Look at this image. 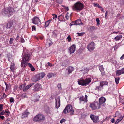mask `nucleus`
<instances>
[{
  "label": "nucleus",
  "mask_w": 124,
  "mask_h": 124,
  "mask_svg": "<svg viewBox=\"0 0 124 124\" xmlns=\"http://www.w3.org/2000/svg\"><path fill=\"white\" fill-rule=\"evenodd\" d=\"M119 79L120 78L119 77L115 78V81L116 84H117L119 83Z\"/></svg>",
  "instance_id": "obj_31"
},
{
  "label": "nucleus",
  "mask_w": 124,
  "mask_h": 124,
  "mask_svg": "<svg viewBox=\"0 0 124 124\" xmlns=\"http://www.w3.org/2000/svg\"><path fill=\"white\" fill-rule=\"evenodd\" d=\"M21 97L23 98L27 97L26 94L25 93L22 94L21 96Z\"/></svg>",
  "instance_id": "obj_45"
},
{
  "label": "nucleus",
  "mask_w": 124,
  "mask_h": 124,
  "mask_svg": "<svg viewBox=\"0 0 124 124\" xmlns=\"http://www.w3.org/2000/svg\"><path fill=\"white\" fill-rule=\"evenodd\" d=\"M15 66V64L13 62L11 63L10 67V69L12 71H14V70Z\"/></svg>",
  "instance_id": "obj_27"
},
{
  "label": "nucleus",
  "mask_w": 124,
  "mask_h": 124,
  "mask_svg": "<svg viewBox=\"0 0 124 124\" xmlns=\"http://www.w3.org/2000/svg\"><path fill=\"white\" fill-rule=\"evenodd\" d=\"M57 2L59 4L61 3L63 1V0H56Z\"/></svg>",
  "instance_id": "obj_50"
},
{
  "label": "nucleus",
  "mask_w": 124,
  "mask_h": 124,
  "mask_svg": "<svg viewBox=\"0 0 124 124\" xmlns=\"http://www.w3.org/2000/svg\"><path fill=\"white\" fill-rule=\"evenodd\" d=\"M89 107L91 108L93 110H95L99 109L101 107L100 104L97 102H94L90 103Z\"/></svg>",
  "instance_id": "obj_8"
},
{
  "label": "nucleus",
  "mask_w": 124,
  "mask_h": 124,
  "mask_svg": "<svg viewBox=\"0 0 124 124\" xmlns=\"http://www.w3.org/2000/svg\"><path fill=\"white\" fill-rule=\"evenodd\" d=\"M66 121L65 119H62L60 121V122L61 123H62L63 122H65Z\"/></svg>",
  "instance_id": "obj_51"
},
{
  "label": "nucleus",
  "mask_w": 124,
  "mask_h": 124,
  "mask_svg": "<svg viewBox=\"0 0 124 124\" xmlns=\"http://www.w3.org/2000/svg\"><path fill=\"white\" fill-rule=\"evenodd\" d=\"M122 38V36L121 35H118L116 36L114 39L116 41H118L120 40Z\"/></svg>",
  "instance_id": "obj_23"
},
{
  "label": "nucleus",
  "mask_w": 124,
  "mask_h": 124,
  "mask_svg": "<svg viewBox=\"0 0 124 124\" xmlns=\"http://www.w3.org/2000/svg\"><path fill=\"white\" fill-rule=\"evenodd\" d=\"M10 84H8L7 85H6V90H8L10 89Z\"/></svg>",
  "instance_id": "obj_35"
},
{
  "label": "nucleus",
  "mask_w": 124,
  "mask_h": 124,
  "mask_svg": "<svg viewBox=\"0 0 124 124\" xmlns=\"http://www.w3.org/2000/svg\"><path fill=\"white\" fill-rule=\"evenodd\" d=\"M25 86V85L24 84H23L21 85L19 87V88L20 89H24V87Z\"/></svg>",
  "instance_id": "obj_36"
},
{
  "label": "nucleus",
  "mask_w": 124,
  "mask_h": 124,
  "mask_svg": "<svg viewBox=\"0 0 124 124\" xmlns=\"http://www.w3.org/2000/svg\"><path fill=\"white\" fill-rule=\"evenodd\" d=\"M76 48V45L75 44H73L69 48V50L70 54L73 53H74L75 50Z\"/></svg>",
  "instance_id": "obj_13"
},
{
  "label": "nucleus",
  "mask_w": 124,
  "mask_h": 124,
  "mask_svg": "<svg viewBox=\"0 0 124 124\" xmlns=\"http://www.w3.org/2000/svg\"><path fill=\"white\" fill-rule=\"evenodd\" d=\"M91 79L90 78L83 79L82 78L78 79V84L82 86H86L88 85L91 82Z\"/></svg>",
  "instance_id": "obj_2"
},
{
  "label": "nucleus",
  "mask_w": 124,
  "mask_h": 124,
  "mask_svg": "<svg viewBox=\"0 0 124 124\" xmlns=\"http://www.w3.org/2000/svg\"><path fill=\"white\" fill-rule=\"evenodd\" d=\"M87 96L86 95H85V98L84 97H81L80 98H79V100H80V102L83 101L84 102H86L87 101Z\"/></svg>",
  "instance_id": "obj_16"
},
{
  "label": "nucleus",
  "mask_w": 124,
  "mask_h": 124,
  "mask_svg": "<svg viewBox=\"0 0 124 124\" xmlns=\"http://www.w3.org/2000/svg\"><path fill=\"white\" fill-rule=\"evenodd\" d=\"M66 69L68 70V74H69L71 73L74 70V69L73 67L71 66H69Z\"/></svg>",
  "instance_id": "obj_17"
},
{
  "label": "nucleus",
  "mask_w": 124,
  "mask_h": 124,
  "mask_svg": "<svg viewBox=\"0 0 124 124\" xmlns=\"http://www.w3.org/2000/svg\"><path fill=\"white\" fill-rule=\"evenodd\" d=\"M121 3L122 4H123L124 3V0H122L121 2Z\"/></svg>",
  "instance_id": "obj_64"
},
{
  "label": "nucleus",
  "mask_w": 124,
  "mask_h": 124,
  "mask_svg": "<svg viewBox=\"0 0 124 124\" xmlns=\"http://www.w3.org/2000/svg\"><path fill=\"white\" fill-rule=\"evenodd\" d=\"M7 57L8 58V61H10V59L12 58V55L10 54L9 53L8 54Z\"/></svg>",
  "instance_id": "obj_32"
},
{
  "label": "nucleus",
  "mask_w": 124,
  "mask_h": 124,
  "mask_svg": "<svg viewBox=\"0 0 124 124\" xmlns=\"http://www.w3.org/2000/svg\"><path fill=\"white\" fill-rule=\"evenodd\" d=\"M57 15H55V16H53V19H54L55 18H57Z\"/></svg>",
  "instance_id": "obj_58"
},
{
  "label": "nucleus",
  "mask_w": 124,
  "mask_h": 124,
  "mask_svg": "<svg viewBox=\"0 0 124 124\" xmlns=\"http://www.w3.org/2000/svg\"><path fill=\"white\" fill-rule=\"evenodd\" d=\"M13 27V23L12 22H9L7 23L6 28L7 29H10Z\"/></svg>",
  "instance_id": "obj_18"
},
{
  "label": "nucleus",
  "mask_w": 124,
  "mask_h": 124,
  "mask_svg": "<svg viewBox=\"0 0 124 124\" xmlns=\"http://www.w3.org/2000/svg\"><path fill=\"white\" fill-rule=\"evenodd\" d=\"M57 87H58V89L60 90H61L62 89L61 87V85L60 84H59L57 85Z\"/></svg>",
  "instance_id": "obj_41"
},
{
  "label": "nucleus",
  "mask_w": 124,
  "mask_h": 124,
  "mask_svg": "<svg viewBox=\"0 0 124 124\" xmlns=\"http://www.w3.org/2000/svg\"><path fill=\"white\" fill-rule=\"evenodd\" d=\"M74 112V110L73 109L72 106L70 105H67L64 108L63 111V113L65 114H66L70 112L71 115L73 114Z\"/></svg>",
  "instance_id": "obj_6"
},
{
  "label": "nucleus",
  "mask_w": 124,
  "mask_h": 124,
  "mask_svg": "<svg viewBox=\"0 0 124 124\" xmlns=\"http://www.w3.org/2000/svg\"><path fill=\"white\" fill-rule=\"evenodd\" d=\"M96 21L97 22V26H99L100 25V20L99 18H96Z\"/></svg>",
  "instance_id": "obj_40"
},
{
  "label": "nucleus",
  "mask_w": 124,
  "mask_h": 124,
  "mask_svg": "<svg viewBox=\"0 0 124 124\" xmlns=\"http://www.w3.org/2000/svg\"><path fill=\"white\" fill-rule=\"evenodd\" d=\"M34 83H31L28 85L26 86L25 88H24L23 90L24 92H25L28 90L32 86L34 85Z\"/></svg>",
  "instance_id": "obj_19"
},
{
  "label": "nucleus",
  "mask_w": 124,
  "mask_h": 124,
  "mask_svg": "<svg viewBox=\"0 0 124 124\" xmlns=\"http://www.w3.org/2000/svg\"><path fill=\"white\" fill-rule=\"evenodd\" d=\"M60 96H58L55 98V107L58 108L60 105Z\"/></svg>",
  "instance_id": "obj_12"
},
{
  "label": "nucleus",
  "mask_w": 124,
  "mask_h": 124,
  "mask_svg": "<svg viewBox=\"0 0 124 124\" xmlns=\"http://www.w3.org/2000/svg\"><path fill=\"white\" fill-rule=\"evenodd\" d=\"M111 121L113 123L115 122V119L114 118H112L111 120Z\"/></svg>",
  "instance_id": "obj_60"
},
{
  "label": "nucleus",
  "mask_w": 124,
  "mask_h": 124,
  "mask_svg": "<svg viewBox=\"0 0 124 124\" xmlns=\"http://www.w3.org/2000/svg\"><path fill=\"white\" fill-rule=\"evenodd\" d=\"M83 23L81 21V19H79L75 21L74 24V25H82Z\"/></svg>",
  "instance_id": "obj_21"
},
{
  "label": "nucleus",
  "mask_w": 124,
  "mask_h": 124,
  "mask_svg": "<svg viewBox=\"0 0 124 124\" xmlns=\"http://www.w3.org/2000/svg\"><path fill=\"white\" fill-rule=\"evenodd\" d=\"M99 88V86H97L95 88V90H97Z\"/></svg>",
  "instance_id": "obj_62"
},
{
  "label": "nucleus",
  "mask_w": 124,
  "mask_h": 124,
  "mask_svg": "<svg viewBox=\"0 0 124 124\" xmlns=\"http://www.w3.org/2000/svg\"><path fill=\"white\" fill-rule=\"evenodd\" d=\"M119 47V46L118 44H117L114 47V50H116Z\"/></svg>",
  "instance_id": "obj_37"
},
{
  "label": "nucleus",
  "mask_w": 124,
  "mask_h": 124,
  "mask_svg": "<svg viewBox=\"0 0 124 124\" xmlns=\"http://www.w3.org/2000/svg\"><path fill=\"white\" fill-rule=\"evenodd\" d=\"M34 97V99L32 101L34 102H37L39 101V100L40 98V96L39 95L35 96Z\"/></svg>",
  "instance_id": "obj_24"
},
{
  "label": "nucleus",
  "mask_w": 124,
  "mask_h": 124,
  "mask_svg": "<svg viewBox=\"0 0 124 124\" xmlns=\"http://www.w3.org/2000/svg\"><path fill=\"white\" fill-rule=\"evenodd\" d=\"M67 39L68 40V41L69 42H70L71 40V38L70 35L68 36Z\"/></svg>",
  "instance_id": "obj_42"
},
{
  "label": "nucleus",
  "mask_w": 124,
  "mask_h": 124,
  "mask_svg": "<svg viewBox=\"0 0 124 124\" xmlns=\"http://www.w3.org/2000/svg\"><path fill=\"white\" fill-rule=\"evenodd\" d=\"M32 23L35 24H38L39 22L40 23H41L40 20L38 17H35L34 18L32 19Z\"/></svg>",
  "instance_id": "obj_11"
},
{
  "label": "nucleus",
  "mask_w": 124,
  "mask_h": 124,
  "mask_svg": "<svg viewBox=\"0 0 124 124\" xmlns=\"http://www.w3.org/2000/svg\"><path fill=\"white\" fill-rule=\"evenodd\" d=\"M0 118L2 120H3L4 118V117L3 116H0Z\"/></svg>",
  "instance_id": "obj_61"
},
{
  "label": "nucleus",
  "mask_w": 124,
  "mask_h": 124,
  "mask_svg": "<svg viewBox=\"0 0 124 124\" xmlns=\"http://www.w3.org/2000/svg\"><path fill=\"white\" fill-rule=\"evenodd\" d=\"M123 117L122 116H120L119 117L118 119H117V120L118 121H120L122 119H123Z\"/></svg>",
  "instance_id": "obj_43"
},
{
  "label": "nucleus",
  "mask_w": 124,
  "mask_h": 124,
  "mask_svg": "<svg viewBox=\"0 0 124 124\" xmlns=\"http://www.w3.org/2000/svg\"><path fill=\"white\" fill-rule=\"evenodd\" d=\"M64 16L63 15H60L58 16V19L60 21H61V20L60 19V17H62L64 18Z\"/></svg>",
  "instance_id": "obj_48"
},
{
  "label": "nucleus",
  "mask_w": 124,
  "mask_h": 124,
  "mask_svg": "<svg viewBox=\"0 0 124 124\" xmlns=\"http://www.w3.org/2000/svg\"><path fill=\"white\" fill-rule=\"evenodd\" d=\"M2 94L3 95L1 96L0 97V99H2L4 98H6L7 97V95H5L4 93H3Z\"/></svg>",
  "instance_id": "obj_34"
},
{
  "label": "nucleus",
  "mask_w": 124,
  "mask_h": 124,
  "mask_svg": "<svg viewBox=\"0 0 124 124\" xmlns=\"http://www.w3.org/2000/svg\"><path fill=\"white\" fill-rule=\"evenodd\" d=\"M4 114H5V112L4 111H3L2 112L0 113V115H3Z\"/></svg>",
  "instance_id": "obj_56"
},
{
  "label": "nucleus",
  "mask_w": 124,
  "mask_h": 124,
  "mask_svg": "<svg viewBox=\"0 0 124 124\" xmlns=\"http://www.w3.org/2000/svg\"><path fill=\"white\" fill-rule=\"evenodd\" d=\"M68 65L66 61H64L62 62L61 66L66 67Z\"/></svg>",
  "instance_id": "obj_30"
},
{
  "label": "nucleus",
  "mask_w": 124,
  "mask_h": 124,
  "mask_svg": "<svg viewBox=\"0 0 124 124\" xmlns=\"http://www.w3.org/2000/svg\"><path fill=\"white\" fill-rule=\"evenodd\" d=\"M14 11L13 8H11L9 7L6 8H4L2 12V14L4 15H8L10 16L12 14V13Z\"/></svg>",
  "instance_id": "obj_4"
},
{
  "label": "nucleus",
  "mask_w": 124,
  "mask_h": 124,
  "mask_svg": "<svg viewBox=\"0 0 124 124\" xmlns=\"http://www.w3.org/2000/svg\"><path fill=\"white\" fill-rule=\"evenodd\" d=\"M30 68L31 69V71H33L35 70V69L33 66H32Z\"/></svg>",
  "instance_id": "obj_53"
},
{
  "label": "nucleus",
  "mask_w": 124,
  "mask_h": 124,
  "mask_svg": "<svg viewBox=\"0 0 124 124\" xmlns=\"http://www.w3.org/2000/svg\"><path fill=\"white\" fill-rule=\"evenodd\" d=\"M29 112H25L22 114V116H21V118H23L25 117H27L28 115L29 114Z\"/></svg>",
  "instance_id": "obj_22"
},
{
  "label": "nucleus",
  "mask_w": 124,
  "mask_h": 124,
  "mask_svg": "<svg viewBox=\"0 0 124 124\" xmlns=\"http://www.w3.org/2000/svg\"><path fill=\"white\" fill-rule=\"evenodd\" d=\"M32 31H35L36 30V27L35 26H33L32 27Z\"/></svg>",
  "instance_id": "obj_52"
},
{
  "label": "nucleus",
  "mask_w": 124,
  "mask_h": 124,
  "mask_svg": "<svg viewBox=\"0 0 124 124\" xmlns=\"http://www.w3.org/2000/svg\"><path fill=\"white\" fill-rule=\"evenodd\" d=\"M91 120L94 123H97L99 122V117L98 116H96L94 115L91 114L90 116Z\"/></svg>",
  "instance_id": "obj_10"
},
{
  "label": "nucleus",
  "mask_w": 124,
  "mask_h": 124,
  "mask_svg": "<svg viewBox=\"0 0 124 124\" xmlns=\"http://www.w3.org/2000/svg\"><path fill=\"white\" fill-rule=\"evenodd\" d=\"M41 84L39 83H37L34 87V91H38L39 90Z\"/></svg>",
  "instance_id": "obj_14"
},
{
  "label": "nucleus",
  "mask_w": 124,
  "mask_h": 124,
  "mask_svg": "<svg viewBox=\"0 0 124 124\" xmlns=\"http://www.w3.org/2000/svg\"><path fill=\"white\" fill-rule=\"evenodd\" d=\"M24 39L23 38H21V42L22 43H23L24 42Z\"/></svg>",
  "instance_id": "obj_55"
},
{
  "label": "nucleus",
  "mask_w": 124,
  "mask_h": 124,
  "mask_svg": "<svg viewBox=\"0 0 124 124\" xmlns=\"http://www.w3.org/2000/svg\"><path fill=\"white\" fill-rule=\"evenodd\" d=\"M106 100V99L103 97L100 98L99 99V103L101 107V105L104 103Z\"/></svg>",
  "instance_id": "obj_15"
},
{
  "label": "nucleus",
  "mask_w": 124,
  "mask_h": 124,
  "mask_svg": "<svg viewBox=\"0 0 124 124\" xmlns=\"http://www.w3.org/2000/svg\"><path fill=\"white\" fill-rule=\"evenodd\" d=\"M3 105L2 104H0V111H2V110L3 108Z\"/></svg>",
  "instance_id": "obj_49"
},
{
  "label": "nucleus",
  "mask_w": 124,
  "mask_h": 124,
  "mask_svg": "<svg viewBox=\"0 0 124 124\" xmlns=\"http://www.w3.org/2000/svg\"><path fill=\"white\" fill-rule=\"evenodd\" d=\"M10 102H14V101L13 98L12 97L10 99Z\"/></svg>",
  "instance_id": "obj_47"
},
{
  "label": "nucleus",
  "mask_w": 124,
  "mask_h": 124,
  "mask_svg": "<svg viewBox=\"0 0 124 124\" xmlns=\"http://www.w3.org/2000/svg\"><path fill=\"white\" fill-rule=\"evenodd\" d=\"M45 111L47 114L50 113V109L48 106H46L45 108Z\"/></svg>",
  "instance_id": "obj_26"
},
{
  "label": "nucleus",
  "mask_w": 124,
  "mask_h": 124,
  "mask_svg": "<svg viewBox=\"0 0 124 124\" xmlns=\"http://www.w3.org/2000/svg\"><path fill=\"white\" fill-rule=\"evenodd\" d=\"M108 11L107 10L106 11L105 14V18H106L107 15L108 14Z\"/></svg>",
  "instance_id": "obj_54"
},
{
  "label": "nucleus",
  "mask_w": 124,
  "mask_h": 124,
  "mask_svg": "<svg viewBox=\"0 0 124 124\" xmlns=\"http://www.w3.org/2000/svg\"><path fill=\"white\" fill-rule=\"evenodd\" d=\"M65 18L67 19H68L70 18L68 12H67L65 15Z\"/></svg>",
  "instance_id": "obj_38"
},
{
  "label": "nucleus",
  "mask_w": 124,
  "mask_h": 124,
  "mask_svg": "<svg viewBox=\"0 0 124 124\" xmlns=\"http://www.w3.org/2000/svg\"><path fill=\"white\" fill-rule=\"evenodd\" d=\"M89 29L91 31H92L95 29H96V27L94 26H90Z\"/></svg>",
  "instance_id": "obj_33"
},
{
  "label": "nucleus",
  "mask_w": 124,
  "mask_h": 124,
  "mask_svg": "<svg viewBox=\"0 0 124 124\" xmlns=\"http://www.w3.org/2000/svg\"><path fill=\"white\" fill-rule=\"evenodd\" d=\"M108 82L106 81H101L100 83V86L102 87L104 85H108Z\"/></svg>",
  "instance_id": "obj_20"
},
{
  "label": "nucleus",
  "mask_w": 124,
  "mask_h": 124,
  "mask_svg": "<svg viewBox=\"0 0 124 124\" xmlns=\"http://www.w3.org/2000/svg\"><path fill=\"white\" fill-rule=\"evenodd\" d=\"M45 74L44 72H42L34 75L32 78V80L34 82H36L45 76Z\"/></svg>",
  "instance_id": "obj_5"
},
{
  "label": "nucleus",
  "mask_w": 124,
  "mask_h": 124,
  "mask_svg": "<svg viewBox=\"0 0 124 124\" xmlns=\"http://www.w3.org/2000/svg\"><path fill=\"white\" fill-rule=\"evenodd\" d=\"M23 57L21 61V66L24 68L26 67L27 64V62L30 60L31 58V53L27 50H23Z\"/></svg>",
  "instance_id": "obj_1"
},
{
  "label": "nucleus",
  "mask_w": 124,
  "mask_h": 124,
  "mask_svg": "<svg viewBox=\"0 0 124 124\" xmlns=\"http://www.w3.org/2000/svg\"><path fill=\"white\" fill-rule=\"evenodd\" d=\"M28 65L30 68H31V67L33 66L30 63H28L27 64Z\"/></svg>",
  "instance_id": "obj_57"
},
{
  "label": "nucleus",
  "mask_w": 124,
  "mask_h": 124,
  "mask_svg": "<svg viewBox=\"0 0 124 124\" xmlns=\"http://www.w3.org/2000/svg\"><path fill=\"white\" fill-rule=\"evenodd\" d=\"M45 119L44 116L41 114H39L36 116L33 119V121L36 122H42Z\"/></svg>",
  "instance_id": "obj_7"
},
{
  "label": "nucleus",
  "mask_w": 124,
  "mask_h": 124,
  "mask_svg": "<svg viewBox=\"0 0 124 124\" xmlns=\"http://www.w3.org/2000/svg\"><path fill=\"white\" fill-rule=\"evenodd\" d=\"M4 112L5 114L7 115L8 116L9 115V114H10V112H9V111L8 110H7V111Z\"/></svg>",
  "instance_id": "obj_46"
},
{
  "label": "nucleus",
  "mask_w": 124,
  "mask_h": 124,
  "mask_svg": "<svg viewBox=\"0 0 124 124\" xmlns=\"http://www.w3.org/2000/svg\"><path fill=\"white\" fill-rule=\"evenodd\" d=\"M19 38V35H18L16 37V39H15V40H17Z\"/></svg>",
  "instance_id": "obj_59"
},
{
  "label": "nucleus",
  "mask_w": 124,
  "mask_h": 124,
  "mask_svg": "<svg viewBox=\"0 0 124 124\" xmlns=\"http://www.w3.org/2000/svg\"><path fill=\"white\" fill-rule=\"evenodd\" d=\"M95 44L94 42H91L87 46V48L90 52L93 51L95 48Z\"/></svg>",
  "instance_id": "obj_9"
},
{
  "label": "nucleus",
  "mask_w": 124,
  "mask_h": 124,
  "mask_svg": "<svg viewBox=\"0 0 124 124\" xmlns=\"http://www.w3.org/2000/svg\"><path fill=\"white\" fill-rule=\"evenodd\" d=\"M84 34V32H82L81 33H77V34H78V36H83Z\"/></svg>",
  "instance_id": "obj_44"
},
{
  "label": "nucleus",
  "mask_w": 124,
  "mask_h": 124,
  "mask_svg": "<svg viewBox=\"0 0 124 124\" xmlns=\"http://www.w3.org/2000/svg\"><path fill=\"white\" fill-rule=\"evenodd\" d=\"M99 69L100 71L102 73L104 72V68L103 67L102 65L100 66L99 67Z\"/></svg>",
  "instance_id": "obj_29"
},
{
  "label": "nucleus",
  "mask_w": 124,
  "mask_h": 124,
  "mask_svg": "<svg viewBox=\"0 0 124 124\" xmlns=\"http://www.w3.org/2000/svg\"><path fill=\"white\" fill-rule=\"evenodd\" d=\"M101 11H102V12H104V9L102 7L101 9Z\"/></svg>",
  "instance_id": "obj_63"
},
{
  "label": "nucleus",
  "mask_w": 124,
  "mask_h": 124,
  "mask_svg": "<svg viewBox=\"0 0 124 124\" xmlns=\"http://www.w3.org/2000/svg\"><path fill=\"white\" fill-rule=\"evenodd\" d=\"M14 40V39L12 38H10V40L9 41V43L10 44H12L13 43V42Z\"/></svg>",
  "instance_id": "obj_39"
},
{
  "label": "nucleus",
  "mask_w": 124,
  "mask_h": 124,
  "mask_svg": "<svg viewBox=\"0 0 124 124\" xmlns=\"http://www.w3.org/2000/svg\"><path fill=\"white\" fill-rule=\"evenodd\" d=\"M52 20V19L49 20L45 22V27H46L48 26Z\"/></svg>",
  "instance_id": "obj_28"
},
{
  "label": "nucleus",
  "mask_w": 124,
  "mask_h": 124,
  "mask_svg": "<svg viewBox=\"0 0 124 124\" xmlns=\"http://www.w3.org/2000/svg\"><path fill=\"white\" fill-rule=\"evenodd\" d=\"M84 7V5L80 2H78L75 3L72 7L74 10L79 11L83 9Z\"/></svg>",
  "instance_id": "obj_3"
},
{
  "label": "nucleus",
  "mask_w": 124,
  "mask_h": 124,
  "mask_svg": "<svg viewBox=\"0 0 124 124\" xmlns=\"http://www.w3.org/2000/svg\"><path fill=\"white\" fill-rule=\"evenodd\" d=\"M123 74L122 70H117L116 72V75L117 76H119L121 74Z\"/></svg>",
  "instance_id": "obj_25"
}]
</instances>
